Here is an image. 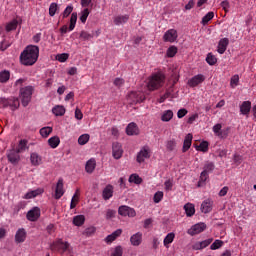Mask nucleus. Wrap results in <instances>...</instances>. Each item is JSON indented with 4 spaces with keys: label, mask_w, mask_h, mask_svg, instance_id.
I'll list each match as a JSON object with an SVG mask.
<instances>
[{
    "label": "nucleus",
    "mask_w": 256,
    "mask_h": 256,
    "mask_svg": "<svg viewBox=\"0 0 256 256\" xmlns=\"http://www.w3.org/2000/svg\"><path fill=\"white\" fill-rule=\"evenodd\" d=\"M165 83V74L158 72L148 78L147 87L149 91H157Z\"/></svg>",
    "instance_id": "nucleus-1"
},
{
    "label": "nucleus",
    "mask_w": 256,
    "mask_h": 256,
    "mask_svg": "<svg viewBox=\"0 0 256 256\" xmlns=\"http://www.w3.org/2000/svg\"><path fill=\"white\" fill-rule=\"evenodd\" d=\"M20 63L26 66L33 65V45L32 44L28 45L20 54Z\"/></svg>",
    "instance_id": "nucleus-2"
},
{
    "label": "nucleus",
    "mask_w": 256,
    "mask_h": 256,
    "mask_svg": "<svg viewBox=\"0 0 256 256\" xmlns=\"http://www.w3.org/2000/svg\"><path fill=\"white\" fill-rule=\"evenodd\" d=\"M31 95H33V87L27 86L20 89V96L22 99L23 107H27L31 101Z\"/></svg>",
    "instance_id": "nucleus-3"
},
{
    "label": "nucleus",
    "mask_w": 256,
    "mask_h": 256,
    "mask_svg": "<svg viewBox=\"0 0 256 256\" xmlns=\"http://www.w3.org/2000/svg\"><path fill=\"white\" fill-rule=\"evenodd\" d=\"M146 159H151V148L149 146H143L136 155L137 163H145Z\"/></svg>",
    "instance_id": "nucleus-4"
},
{
    "label": "nucleus",
    "mask_w": 256,
    "mask_h": 256,
    "mask_svg": "<svg viewBox=\"0 0 256 256\" xmlns=\"http://www.w3.org/2000/svg\"><path fill=\"white\" fill-rule=\"evenodd\" d=\"M145 101V94L143 92H130L128 94V102L131 105H137V103H143Z\"/></svg>",
    "instance_id": "nucleus-5"
},
{
    "label": "nucleus",
    "mask_w": 256,
    "mask_h": 256,
    "mask_svg": "<svg viewBox=\"0 0 256 256\" xmlns=\"http://www.w3.org/2000/svg\"><path fill=\"white\" fill-rule=\"evenodd\" d=\"M118 214L121 217H136L137 212L127 205H122L118 208Z\"/></svg>",
    "instance_id": "nucleus-6"
},
{
    "label": "nucleus",
    "mask_w": 256,
    "mask_h": 256,
    "mask_svg": "<svg viewBox=\"0 0 256 256\" xmlns=\"http://www.w3.org/2000/svg\"><path fill=\"white\" fill-rule=\"evenodd\" d=\"M177 37H179L177 30L169 29L164 33L163 41H165V43H175L177 41Z\"/></svg>",
    "instance_id": "nucleus-7"
},
{
    "label": "nucleus",
    "mask_w": 256,
    "mask_h": 256,
    "mask_svg": "<svg viewBox=\"0 0 256 256\" xmlns=\"http://www.w3.org/2000/svg\"><path fill=\"white\" fill-rule=\"evenodd\" d=\"M51 249L52 251H60L61 253H65V251L69 249V243L63 242V240H58L52 244Z\"/></svg>",
    "instance_id": "nucleus-8"
},
{
    "label": "nucleus",
    "mask_w": 256,
    "mask_h": 256,
    "mask_svg": "<svg viewBox=\"0 0 256 256\" xmlns=\"http://www.w3.org/2000/svg\"><path fill=\"white\" fill-rule=\"evenodd\" d=\"M207 229V225L205 223H197L193 225L190 229H188V235H199V233H203V231Z\"/></svg>",
    "instance_id": "nucleus-9"
},
{
    "label": "nucleus",
    "mask_w": 256,
    "mask_h": 256,
    "mask_svg": "<svg viewBox=\"0 0 256 256\" xmlns=\"http://www.w3.org/2000/svg\"><path fill=\"white\" fill-rule=\"evenodd\" d=\"M112 155L114 159H121L123 157V146L119 142L112 144Z\"/></svg>",
    "instance_id": "nucleus-10"
},
{
    "label": "nucleus",
    "mask_w": 256,
    "mask_h": 256,
    "mask_svg": "<svg viewBox=\"0 0 256 256\" xmlns=\"http://www.w3.org/2000/svg\"><path fill=\"white\" fill-rule=\"evenodd\" d=\"M204 81H205V75L197 74L188 80L187 85H189L190 87H197L201 85V83H203Z\"/></svg>",
    "instance_id": "nucleus-11"
},
{
    "label": "nucleus",
    "mask_w": 256,
    "mask_h": 256,
    "mask_svg": "<svg viewBox=\"0 0 256 256\" xmlns=\"http://www.w3.org/2000/svg\"><path fill=\"white\" fill-rule=\"evenodd\" d=\"M19 151L12 149L8 152L7 154V159L10 163H12L13 165H15L16 163H19L21 156H19Z\"/></svg>",
    "instance_id": "nucleus-12"
},
{
    "label": "nucleus",
    "mask_w": 256,
    "mask_h": 256,
    "mask_svg": "<svg viewBox=\"0 0 256 256\" xmlns=\"http://www.w3.org/2000/svg\"><path fill=\"white\" fill-rule=\"evenodd\" d=\"M130 243L133 247H139L143 243V233L137 232L130 237Z\"/></svg>",
    "instance_id": "nucleus-13"
},
{
    "label": "nucleus",
    "mask_w": 256,
    "mask_h": 256,
    "mask_svg": "<svg viewBox=\"0 0 256 256\" xmlns=\"http://www.w3.org/2000/svg\"><path fill=\"white\" fill-rule=\"evenodd\" d=\"M192 143H193V134L188 133L184 138L182 153H187V151L191 149Z\"/></svg>",
    "instance_id": "nucleus-14"
},
{
    "label": "nucleus",
    "mask_w": 256,
    "mask_h": 256,
    "mask_svg": "<svg viewBox=\"0 0 256 256\" xmlns=\"http://www.w3.org/2000/svg\"><path fill=\"white\" fill-rule=\"evenodd\" d=\"M200 209L202 213H211L213 211V200L211 198L204 200Z\"/></svg>",
    "instance_id": "nucleus-15"
},
{
    "label": "nucleus",
    "mask_w": 256,
    "mask_h": 256,
    "mask_svg": "<svg viewBox=\"0 0 256 256\" xmlns=\"http://www.w3.org/2000/svg\"><path fill=\"white\" fill-rule=\"evenodd\" d=\"M65 195V189L63 188V178H60L56 184L55 199H61Z\"/></svg>",
    "instance_id": "nucleus-16"
},
{
    "label": "nucleus",
    "mask_w": 256,
    "mask_h": 256,
    "mask_svg": "<svg viewBox=\"0 0 256 256\" xmlns=\"http://www.w3.org/2000/svg\"><path fill=\"white\" fill-rule=\"evenodd\" d=\"M227 47H229V38H222L218 42L217 52L223 55L227 51Z\"/></svg>",
    "instance_id": "nucleus-17"
},
{
    "label": "nucleus",
    "mask_w": 256,
    "mask_h": 256,
    "mask_svg": "<svg viewBox=\"0 0 256 256\" xmlns=\"http://www.w3.org/2000/svg\"><path fill=\"white\" fill-rule=\"evenodd\" d=\"M126 135H139V127L134 122L129 123L126 127Z\"/></svg>",
    "instance_id": "nucleus-18"
},
{
    "label": "nucleus",
    "mask_w": 256,
    "mask_h": 256,
    "mask_svg": "<svg viewBox=\"0 0 256 256\" xmlns=\"http://www.w3.org/2000/svg\"><path fill=\"white\" fill-rule=\"evenodd\" d=\"M27 238V232L25 229L20 228L15 234V241L16 243H23L25 239Z\"/></svg>",
    "instance_id": "nucleus-19"
},
{
    "label": "nucleus",
    "mask_w": 256,
    "mask_h": 256,
    "mask_svg": "<svg viewBox=\"0 0 256 256\" xmlns=\"http://www.w3.org/2000/svg\"><path fill=\"white\" fill-rule=\"evenodd\" d=\"M29 149V141L27 139H21L18 143L16 150L18 153H25Z\"/></svg>",
    "instance_id": "nucleus-20"
},
{
    "label": "nucleus",
    "mask_w": 256,
    "mask_h": 256,
    "mask_svg": "<svg viewBox=\"0 0 256 256\" xmlns=\"http://www.w3.org/2000/svg\"><path fill=\"white\" fill-rule=\"evenodd\" d=\"M121 233H123V230L122 229H117L112 234L108 235L105 238V241L107 243H113V241H115V239H117V237H121Z\"/></svg>",
    "instance_id": "nucleus-21"
},
{
    "label": "nucleus",
    "mask_w": 256,
    "mask_h": 256,
    "mask_svg": "<svg viewBox=\"0 0 256 256\" xmlns=\"http://www.w3.org/2000/svg\"><path fill=\"white\" fill-rule=\"evenodd\" d=\"M102 197L105 199V201H108V199H111L113 197V186L108 185L104 188L102 192Z\"/></svg>",
    "instance_id": "nucleus-22"
},
{
    "label": "nucleus",
    "mask_w": 256,
    "mask_h": 256,
    "mask_svg": "<svg viewBox=\"0 0 256 256\" xmlns=\"http://www.w3.org/2000/svg\"><path fill=\"white\" fill-rule=\"evenodd\" d=\"M65 111V106L63 105H56L52 108V113L56 117H63V115H65Z\"/></svg>",
    "instance_id": "nucleus-23"
},
{
    "label": "nucleus",
    "mask_w": 256,
    "mask_h": 256,
    "mask_svg": "<svg viewBox=\"0 0 256 256\" xmlns=\"http://www.w3.org/2000/svg\"><path fill=\"white\" fill-rule=\"evenodd\" d=\"M20 105L21 103L19 102V98H8V107H10L12 111H15V109H19Z\"/></svg>",
    "instance_id": "nucleus-24"
},
{
    "label": "nucleus",
    "mask_w": 256,
    "mask_h": 256,
    "mask_svg": "<svg viewBox=\"0 0 256 256\" xmlns=\"http://www.w3.org/2000/svg\"><path fill=\"white\" fill-rule=\"evenodd\" d=\"M251 111V102L250 101H244L242 105H240V112L242 115H249Z\"/></svg>",
    "instance_id": "nucleus-25"
},
{
    "label": "nucleus",
    "mask_w": 256,
    "mask_h": 256,
    "mask_svg": "<svg viewBox=\"0 0 256 256\" xmlns=\"http://www.w3.org/2000/svg\"><path fill=\"white\" fill-rule=\"evenodd\" d=\"M175 241V233L170 232L166 235V237L163 240V245L166 247V249H169V245Z\"/></svg>",
    "instance_id": "nucleus-26"
},
{
    "label": "nucleus",
    "mask_w": 256,
    "mask_h": 256,
    "mask_svg": "<svg viewBox=\"0 0 256 256\" xmlns=\"http://www.w3.org/2000/svg\"><path fill=\"white\" fill-rule=\"evenodd\" d=\"M95 167H97V162L95 159L92 158L88 160L85 166L86 173H93V171H95Z\"/></svg>",
    "instance_id": "nucleus-27"
},
{
    "label": "nucleus",
    "mask_w": 256,
    "mask_h": 256,
    "mask_svg": "<svg viewBox=\"0 0 256 256\" xmlns=\"http://www.w3.org/2000/svg\"><path fill=\"white\" fill-rule=\"evenodd\" d=\"M184 210H185L187 217H193V215H195V205H193L191 203L185 204Z\"/></svg>",
    "instance_id": "nucleus-28"
},
{
    "label": "nucleus",
    "mask_w": 256,
    "mask_h": 256,
    "mask_svg": "<svg viewBox=\"0 0 256 256\" xmlns=\"http://www.w3.org/2000/svg\"><path fill=\"white\" fill-rule=\"evenodd\" d=\"M11 79V72L9 70L0 71V83H7Z\"/></svg>",
    "instance_id": "nucleus-29"
},
{
    "label": "nucleus",
    "mask_w": 256,
    "mask_h": 256,
    "mask_svg": "<svg viewBox=\"0 0 256 256\" xmlns=\"http://www.w3.org/2000/svg\"><path fill=\"white\" fill-rule=\"evenodd\" d=\"M59 143H61V139H59L58 136H53L48 139V144L51 149H57V147H59Z\"/></svg>",
    "instance_id": "nucleus-30"
},
{
    "label": "nucleus",
    "mask_w": 256,
    "mask_h": 256,
    "mask_svg": "<svg viewBox=\"0 0 256 256\" xmlns=\"http://www.w3.org/2000/svg\"><path fill=\"white\" fill-rule=\"evenodd\" d=\"M172 119H173V111L172 110H165L162 113L161 121H163L164 123H167V122L171 121Z\"/></svg>",
    "instance_id": "nucleus-31"
},
{
    "label": "nucleus",
    "mask_w": 256,
    "mask_h": 256,
    "mask_svg": "<svg viewBox=\"0 0 256 256\" xmlns=\"http://www.w3.org/2000/svg\"><path fill=\"white\" fill-rule=\"evenodd\" d=\"M85 223V216L84 215H77L73 218V225L76 227H81Z\"/></svg>",
    "instance_id": "nucleus-32"
},
{
    "label": "nucleus",
    "mask_w": 256,
    "mask_h": 256,
    "mask_svg": "<svg viewBox=\"0 0 256 256\" xmlns=\"http://www.w3.org/2000/svg\"><path fill=\"white\" fill-rule=\"evenodd\" d=\"M129 21V15L116 16L114 18L115 25H123V23H127Z\"/></svg>",
    "instance_id": "nucleus-33"
},
{
    "label": "nucleus",
    "mask_w": 256,
    "mask_h": 256,
    "mask_svg": "<svg viewBox=\"0 0 256 256\" xmlns=\"http://www.w3.org/2000/svg\"><path fill=\"white\" fill-rule=\"evenodd\" d=\"M75 25H77V12H73L70 17V25H69V31H73L75 29Z\"/></svg>",
    "instance_id": "nucleus-34"
},
{
    "label": "nucleus",
    "mask_w": 256,
    "mask_h": 256,
    "mask_svg": "<svg viewBox=\"0 0 256 256\" xmlns=\"http://www.w3.org/2000/svg\"><path fill=\"white\" fill-rule=\"evenodd\" d=\"M89 139H91L89 134L80 135L78 138V145H87V143H89Z\"/></svg>",
    "instance_id": "nucleus-35"
},
{
    "label": "nucleus",
    "mask_w": 256,
    "mask_h": 256,
    "mask_svg": "<svg viewBox=\"0 0 256 256\" xmlns=\"http://www.w3.org/2000/svg\"><path fill=\"white\" fill-rule=\"evenodd\" d=\"M196 151H202V153H207V151H209V142H201L199 146H196Z\"/></svg>",
    "instance_id": "nucleus-36"
},
{
    "label": "nucleus",
    "mask_w": 256,
    "mask_h": 256,
    "mask_svg": "<svg viewBox=\"0 0 256 256\" xmlns=\"http://www.w3.org/2000/svg\"><path fill=\"white\" fill-rule=\"evenodd\" d=\"M19 25V20L17 19H14L12 20L11 22H9L7 25H6V31H15V29H17V26Z\"/></svg>",
    "instance_id": "nucleus-37"
},
{
    "label": "nucleus",
    "mask_w": 256,
    "mask_h": 256,
    "mask_svg": "<svg viewBox=\"0 0 256 256\" xmlns=\"http://www.w3.org/2000/svg\"><path fill=\"white\" fill-rule=\"evenodd\" d=\"M129 183H135V185H141V183H143V179L139 177V175L137 174H132L129 177Z\"/></svg>",
    "instance_id": "nucleus-38"
},
{
    "label": "nucleus",
    "mask_w": 256,
    "mask_h": 256,
    "mask_svg": "<svg viewBox=\"0 0 256 256\" xmlns=\"http://www.w3.org/2000/svg\"><path fill=\"white\" fill-rule=\"evenodd\" d=\"M51 133H53V128H51L49 126L43 127L40 129L41 137L47 138V137H49V135H51Z\"/></svg>",
    "instance_id": "nucleus-39"
},
{
    "label": "nucleus",
    "mask_w": 256,
    "mask_h": 256,
    "mask_svg": "<svg viewBox=\"0 0 256 256\" xmlns=\"http://www.w3.org/2000/svg\"><path fill=\"white\" fill-rule=\"evenodd\" d=\"M57 11H59V5H57L55 2L51 3L49 6L50 17H55V13H57Z\"/></svg>",
    "instance_id": "nucleus-40"
},
{
    "label": "nucleus",
    "mask_w": 256,
    "mask_h": 256,
    "mask_svg": "<svg viewBox=\"0 0 256 256\" xmlns=\"http://www.w3.org/2000/svg\"><path fill=\"white\" fill-rule=\"evenodd\" d=\"M89 8H85L80 13V21L81 23H87V17H89Z\"/></svg>",
    "instance_id": "nucleus-41"
},
{
    "label": "nucleus",
    "mask_w": 256,
    "mask_h": 256,
    "mask_svg": "<svg viewBox=\"0 0 256 256\" xmlns=\"http://www.w3.org/2000/svg\"><path fill=\"white\" fill-rule=\"evenodd\" d=\"M213 17H215V13L213 12H208L203 18L201 23L203 25H207V23H209V21H211V19H213Z\"/></svg>",
    "instance_id": "nucleus-42"
},
{
    "label": "nucleus",
    "mask_w": 256,
    "mask_h": 256,
    "mask_svg": "<svg viewBox=\"0 0 256 256\" xmlns=\"http://www.w3.org/2000/svg\"><path fill=\"white\" fill-rule=\"evenodd\" d=\"M221 247H223V241L222 240H215L211 246L210 249L212 251H216V249H221Z\"/></svg>",
    "instance_id": "nucleus-43"
},
{
    "label": "nucleus",
    "mask_w": 256,
    "mask_h": 256,
    "mask_svg": "<svg viewBox=\"0 0 256 256\" xmlns=\"http://www.w3.org/2000/svg\"><path fill=\"white\" fill-rule=\"evenodd\" d=\"M175 147H177V142H175V140H168L166 142L167 151H175Z\"/></svg>",
    "instance_id": "nucleus-44"
},
{
    "label": "nucleus",
    "mask_w": 256,
    "mask_h": 256,
    "mask_svg": "<svg viewBox=\"0 0 256 256\" xmlns=\"http://www.w3.org/2000/svg\"><path fill=\"white\" fill-rule=\"evenodd\" d=\"M71 13H73V5L70 4L65 8V10L62 13L63 19H67V17L70 16Z\"/></svg>",
    "instance_id": "nucleus-45"
},
{
    "label": "nucleus",
    "mask_w": 256,
    "mask_h": 256,
    "mask_svg": "<svg viewBox=\"0 0 256 256\" xmlns=\"http://www.w3.org/2000/svg\"><path fill=\"white\" fill-rule=\"evenodd\" d=\"M167 57H175L177 55V46H170L166 52Z\"/></svg>",
    "instance_id": "nucleus-46"
},
{
    "label": "nucleus",
    "mask_w": 256,
    "mask_h": 256,
    "mask_svg": "<svg viewBox=\"0 0 256 256\" xmlns=\"http://www.w3.org/2000/svg\"><path fill=\"white\" fill-rule=\"evenodd\" d=\"M163 195V191H157L153 197L154 203H161L163 201Z\"/></svg>",
    "instance_id": "nucleus-47"
},
{
    "label": "nucleus",
    "mask_w": 256,
    "mask_h": 256,
    "mask_svg": "<svg viewBox=\"0 0 256 256\" xmlns=\"http://www.w3.org/2000/svg\"><path fill=\"white\" fill-rule=\"evenodd\" d=\"M111 256H123V247L121 246H116L112 252Z\"/></svg>",
    "instance_id": "nucleus-48"
},
{
    "label": "nucleus",
    "mask_w": 256,
    "mask_h": 256,
    "mask_svg": "<svg viewBox=\"0 0 256 256\" xmlns=\"http://www.w3.org/2000/svg\"><path fill=\"white\" fill-rule=\"evenodd\" d=\"M206 63H208V65H215V63H217V57L209 53L206 57Z\"/></svg>",
    "instance_id": "nucleus-49"
},
{
    "label": "nucleus",
    "mask_w": 256,
    "mask_h": 256,
    "mask_svg": "<svg viewBox=\"0 0 256 256\" xmlns=\"http://www.w3.org/2000/svg\"><path fill=\"white\" fill-rule=\"evenodd\" d=\"M67 59H69V54H67V53H62V54L56 55V61H59V63H65V61H67Z\"/></svg>",
    "instance_id": "nucleus-50"
},
{
    "label": "nucleus",
    "mask_w": 256,
    "mask_h": 256,
    "mask_svg": "<svg viewBox=\"0 0 256 256\" xmlns=\"http://www.w3.org/2000/svg\"><path fill=\"white\" fill-rule=\"evenodd\" d=\"M215 169V164L213 162H207L204 165V172L211 173Z\"/></svg>",
    "instance_id": "nucleus-51"
},
{
    "label": "nucleus",
    "mask_w": 256,
    "mask_h": 256,
    "mask_svg": "<svg viewBox=\"0 0 256 256\" xmlns=\"http://www.w3.org/2000/svg\"><path fill=\"white\" fill-rule=\"evenodd\" d=\"M237 85H239V75H234L231 77L230 86L232 87V89H235Z\"/></svg>",
    "instance_id": "nucleus-52"
},
{
    "label": "nucleus",
    "mask_w": 256,
    "mask_h": 256,
    "mask_svg": "<svg viewBox=\"0 0 256 256\" xmlns=\"http://www.w3.org/2000/svg\"><path fill=\"white\" fill-rule=\"evenodd\" d=\"M43 163V158L39 156V154H34L33 155V165L34 166H39Z\"/></svg>",
    "instance_id": "nucleus-53"
},
{
    "label": "nucleus",
    "mask_w": 256,
    "mask_h": 256,
    "mask_svg": "<svg viewBox=\"0 0 256 256\" xmlns=\"http://www.w3.org/2000/svg\"><path fill=\"white\" fill-rule=\"evenodd\" d=\"M80 39H83V41H89V39H93V35L87 31H82L80 33Z\"/></svg>",
    "instance_id": "nucleus-54"
},
{
    "label": "nucleus",
    "mask_w": 256,
    "mask_h": 256,
    "mask_svg": "<svg viewBox=\"0 0 256 256\" xmlns=\"http://www.w3.org/2000/svg\"><path fill=\"white\" fill-rule=\"evenodd\" d=\"M115 215H117V211L113 210V209H108L106 210V219H115Z\"/></svg>",
    "instance_id": "nucleus-55"
},
{
    "label": "nucleus",
    "mask_w": 256,
    "mask_h": 256,
    "mask_svg": "<svg viewBox=\"0 0 256 256\" xmlns=\"http://www.w3.org/2000/svg\"><path fill=\"white\" fill-rule=\"evenodd\" d=\"M37 59H39V46H33V63H37Z\"/></svg>",
    "instance_id": "nucleus-56"
},
{
    "label": "nucleus",
    "mask_w": 256,
    "mask_h": 256,
    "mask_svg": "<svg viewBox=\"0 0 256 256\" xmlns=\"http://www.w3.org/2000/svg\"><path fill=\"white\" fill-rule=\"evenodd\" d=\"M41 217V209L39 207L33 208V221H37Z\"/></svg>",
    "instance_id": "nucleus-57"
},
{
    "label": "nucleus",
    "mask_w": 256,
    "mask_h": 256,
    "mask_svg": "<svg viewBox=\"0 0 256 256\" xmlns=\"http://www.w3.org/2000/svg\"><path fill=\"white\" fill-rule=\"evenodd\" d=\"M216 137H219V139H227V137H229V129H222Z\"/></svg>",
    "instance_id": "nucleus-58"
},
{
    "label": "nucleus",
    "mask_w": 256,
    "mask_h": 256,
    "mask_svg": "<svg viewBox=\"0 0 256 256\" xmlns=\"http://www.w3.org/2000/svg\"><path fill=\"white\" fill-rule=\"evenodd\" d=\"M9 47H11V43H9L7 40H3L0 43V51H7V49H9Z\"/></svg>",
    "instance_id": "nucleus-59"
},
{
    "label": "nucleus",
    "mask_w": 256,
    "mask_h": 256,
    "mask_svg": "<svg viewBox=\"0 0 256 256\" xmlns=\"http://www.w3.org/2000/svg\"><path fill=\"white\" fill-rule=\"evenodd\" d=\"M222 127H223V126H222L221 124H215V125L213 126L212 131H213V133L216 135V137H217V135L220 134L221 131L223 130Z\"/></svg>",
    "instance_id": "nucleus-60"
},
{
    "label": "nucleus",
    "mask_w": 256,
    "mask_h": 256,
    "mask_svg": "<svg viewBox=\"0 0 256 256\" xmlns=\"http://www.w3.org/2000/svg\"><path fill=\"white\" fill-rule=\"evenodd\" d=\"M207 179H209V173L208 172H204V170H203L201 172V174H200L199 183H205V181H207Z\"/></svg>",
    "instance_id": "nucleus-61"
},
{
    "label": "nucleus",
    "mask_w": 256,
    "mask_h": 256,
    "mask_svg": "<svg viewBox=\"0 0 256 256\" xmlns=\"http://www.w3.org/2000/svg\"><path fill=\"white\" fill-rule=\"evenodd\" d=\"M187 113H188L187 109H185V108L179 109L177 112L178 119H183V117H185V115H187Z\"/></svg>",
    "instance_id": "nucleus-62"
},
{
    "label": "nucleus",
    "mask_w": 256,
    "mask_h": 256,
    "mask_svg": "<svg viewBox=\"0 0 256 256\" xmlns=\"http://www.w3.org/2000/svg\"><path fill=\"white\" fill-rule=\"evenodd\" d=\"M75 119H77L78 121H81V119H83V112H81V109L76 108L75 110Z\"/></svg>",
    "instance_id": "nucleus-63"
},
{
    "label": "nucleus",
    "mask_w": 256,
    "mask_h": 256,
    "mask_svg": "<svg viewBox=\"0 0 256 256\" xmlns=\"http://www.w3.org/2000/svg\"><path fill=\"white\" fill-rule=\"evenodd\" d=\"M0 106H2L4 109L9 107V98H1Z\"/></svg>",
    "instance_id": "nucleus-64"
}]
</instances>
